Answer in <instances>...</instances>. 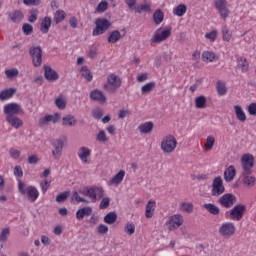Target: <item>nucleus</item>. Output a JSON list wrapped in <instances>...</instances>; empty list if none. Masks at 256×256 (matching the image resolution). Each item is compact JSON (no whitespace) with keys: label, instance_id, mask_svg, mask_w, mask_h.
Here are the masks:
<instances>
[{"label":"nucleus","instance_id":"f257e3e1","mask_svg":"<svg viewBox=\"0 0 256 256\" xmlns=\"http://www.w3.org/2000/svg\"><path fill=\"white\" fill-rule=\"evenodd\" d=\"M18 190L21 195H27L28 200L31 203H35L37 199H39V190H37L34 186L25 185V183L21 180L18 181Z\"/></svg>","mask_w":256,"mask_h":256},{"label":"nucleus","instance_id":"f03ea898","mask_svg":"<svg viewBox=\"0 0 256 256\" xmlns=\"http://www.w3.org/2000/svg\"><path fill=\"white\" fill-rule=\"evenodd\" d=\"M81 195L89 197L92 203H96L98 199H103L104 191L102 187L92 186L80 191Z\"/></svg>","mask_w":256,"mask_h":256},{"label":"nucleus","instance_id":"7ed1b4c3","mask_svg":"<svg viewBox=\"0 0 256 256\" xmlns=\"http://www.w3.org/2000/svg\"><path fill=\"white\" fill-rule=\"evenodd\" d=\"M95 29L92 31L93 37H99V35H103L105 32L109 31L111 27V22L106 18H97L95 20Z\"/></svg>","mask_w":256,"mask_h":256},{"label":"nucleus","instance_id":"20e7f679","mask_svg":"<svg viewBox=\"0 0 256 256\" xmlns=\"http://www.w3.org/2000/svg\"><path fill=\"white\" fill-rule=\"evenodd\" d=\"M160 148L163 151V153H173V151L177 149V139L173 135L165 136L162 139Z\"/></svg>","mask_w":256,"mask_h":256},{"label":"nucleus","instance_id":"39448f33","mask_svg":"<svg viewBox=\"0 0 256 256\" xmlns=\"http://www.w3.org/2000/svg\"><path fill=\"white\" fill-rule=\"evenodd\" d=\"M121 78L115 74H109L107 77V83L104 85L105 91L108 93H115L121 87Z\"/></svg>","mask_w":256,"mask_h":256},{"label":"nucleus","instance_id":"423d86ee","mask_svg":"<svg viewBox=\"0 0 256 256\" xmlns=\"http://www.w3.org/2000/svg\"><path fill=\"white\" fill-rule=\"evenodd\" d=\"M171 37V28L162 27L158 28L151 38V43H163V41H167Z\"/></svg>","mask_w":256,"mask_h":256},{"label":"nucleus","instance_id":"0eeeda50","mask_svg":"<svg viewBox=\"0 0 256 256\" xmlns=\"http://www.w3.org/2000/svg\"><path fill=\"white\" fill-rule=\"evenodd\" d=\"M219 235L224 237V239H229L235 235V224L233 222L222 223L218 229Z\"/></svg>","mask_w":256,"mask_h":256},{"label":"nucleus","instance_id":"6e6552de","mask_svg":"<svg viewBox=\"0 0 256 256\" xmlns=\"http://www.w3.org/2000/svg\"><path fill=\"white\" fill-rule=\"evenodd\" d=\"M181 225H183V216L181 214H174L166 221L168 231H175V229H179Z\"/></svg>","mask_w":256,"mask_h":256},{"label":"nucleus","instance_id":"1a4fd4ad","mask_svg":"<svg viewBox=\"0 0 256 256\" xmlns=\"http://www.w3.org/2000/svg\"><path fill=\"white\" fill-rule=\"evenodd\" d=\"M34 67H41L43 63V50L40 46L32 47L29 51Z\"/></svg>","mask_w":256,"mask_h":256},{"label":"nucleus","instance_id":"9d476101","mask_svg":"<svg viewBox=\"0 0 256 256\" xmlns=\"http://www.w3.org/2000/svg\"><path fill=\"white\" fill-rule=\"evenodd\" d=\"M225 193V186L223 185V178L221 176H218L214 178L212 182V190L211 195L213 197H219V195H223Z\"/></svg>","mask_w":256,"mask_h":256},{"label":"nucleus","instance_id":"9b49d317","mask_svg":"<svg viewBox=\"0 0 256 256\" xmlns=\"http://www.w3.org/2000/svg\"><path fill=\"white\" fill-rule=\"evenodd\" d=\"M3 112L6 117H13L23 113V108L18 103H9L4 106Z\"/></svg>","mask_w":256,"mask_h":256},{"label":"nucleus","instance_id":"f8f14e48","mask_svg":"<svg viewBox=\"0 0 256 256\" xmlns=\"http://www.w3.org/2000/svg\"><path fill=\"white\" fill-rule=\"evenodd\" d=\"M245 211H247V207L243 204H238L232 208L230 210V217L232 221H241L243 219V215H245Z\"/></svg>","mask_w":256,"mask_h":256},{"label":"nucleus","instance_id":"ddd939ff","mask_svg":"<svg viewBox=\"0 0 256 256\" xmlns=\"http://www.w3.org/2000/svg\"><path fill=\"white\" fill-rule=\"evenodd\" d=\"M215 9L218 10V13L221 19H227L229 17V8H227V0H215L214 1Z\"/></svg>","mask_w":256,"mask_h":256},{"label":"nucleus","instance_id":"4468645a","mask_svg":"<svg viewBox=\"0 0 256 256\" xmlns=\"http://www.w3.org/2000/svg\"><path fill=\"white\" fill-rule=\"evenodd\" d=\"M53 150H52V157L59 161L61 159V156L63 155V147H65V142L63 139H56L52 144Z\"/></svg>","mask_w":256,"mask_h":256},{"label":"nucleus","instance_id":"2eb2a0df","mask_svg":"<svg viewBox=\"0 0 256 256\" xmlns=\"http://www.w3.org/2000/svg\"><path fill=\"white\" fill-rule=\"evenodd\" d=\"M254 158L251 154H244L241 158L242 169L244 173H251V169H253Z\"/></svg>","mask_w":256,"mask_h":256},{"label":"nucleus","instance_id":"dca6fc26","mask_svg":"<svg viewBox=\"0 0 256 256\" xmlns=\"http://www.w3.org/2000/svg\"><path fill=\"white\" fill-rule=\"evenodd\" d=\"M235 195L233 194H224L220 197L219 203L222 207H225L226 209H229L235 205Z\"/></svg>","mask_w":256,"mask_h":256},{"label":"nucleus","instance_id":"f3484780","mask_svg":"<svg viewBox=\"0 0 256 256\" xmlns=\"http://www.w3.org/2000/svg\"><path fill=\"white\" fill-rule=\"evenodd\" d=\"M155 209H157V202L151 199L146 204L145 217L146 219H151L155 215Z\"/></svg>","mask_w":256,"mask_h":256},{"label":"nucleus","instance_id":"a211bd4d","mask_svg":"<svg viewBox=\"0 0 256 256\" xmlns=\"http://www.w3.org/2000/svg\"><path fill=\"white\" fill-rule=\"evenodd\" d=\"M44 75L47 81H57L59 79V74H57V71L51 69V66H44Z\"/></svg>","mask_w":256,"mask_h":256},{"label":"nucleus","instance_id":"6ab92c4d","mask_svg":"<svg viewBox=\"0 0 256 256\" xmlns=\"http://www.w3.org/2000/svg\"><path fill=\"white\" fill-rule=\"evenodd\" d=\"M78 157L82 163H89V157H91V149L83 146L78 150Z\"/></svg>","mask_w":256,"mask_h":256},{"label":"nucleus","instance_id":"aec40b11","mask_svg":"<svg viewBox=\"0 0 256 256\" xmlns=\"http://www.w3.org/2000/svg\"><path fill=\"white\" fill-rule=\"evenodd\" d=\"M6 121L14 129H21L23 127V120L17 116H6Z\"/></svg>","mask_w":256,"mask_h":256},{"label":"nucleus","instance_id":"412c9836","mask_svg":"<svg viewBox=\"0 0 256 256\" xmlns=\"http://www.w3.org/2000/svg\"><path fill=\"white\" fill-rule=\"evenodd\" d=\"M61 119V114L55 113L54 115H46L39 120L40 125H47V123H57Z\"/></svg>","mask_w":256,"mask_h":256},{"label":"nucleus","instance_id":"4be33fe9","mask_svg":"<svg viewBox=\"0 0 256 256\" xmlns=\"http://www.w3.org/2000/svg\"><path fill=\"white\" fill-rule=\"evenodd\" d=\"M237 175V170L235 169V166L230 165L225 171H224V180L226 183H231L233 179H235V176Z\"/></svg>","mask_w":256,"mask_h":256},{"label":"nucleus","instance_id":"5701e85b","mask_svg":"<svg viewBox=\"0 0 256 256\" xmlns=\"http://www.w3.org/2000/svg\"><path fill=\"white\" fill-rule=\"evenodd\" d=\"M125 179V170H120L116 175H114L109 181V185H114L117 187Z\"/></svg>","mask_w":256,"mask_h":256},{"label":"nucleus","instance_id":"b1692460","mask_svg":"<svg viewBox=\"0 0 256 256\" xmlns=\"http://www.w3.org/2000/svg\"><path fill=\"white\" fill-rule=\"evenodd\" d=\"M90 98L92 101H99L100 103H105L107 101V98L105 97V94L101 90H93L90 93Z\"/></svg>","mask_w":256,"mask_h":256},{"label":"nucleus","instance_id":"393cba45","mask_svg":"<svg viewBox=\"0 0 256 256\" xmlns=\"http://www.w3.org/2000/svg\"><path fill=\"white\" fill-rule=\"evenodd\" d=\"M234 112L238 121H241V123H245L247 121V114H245V111L241 106L235 105Z\"/></svg>","mask_w":256,"mask_h":256},{"label":"nucleus","instance_id":"a878e982","mask_svg":"<svg viewBox=\"0 0 256 256\" xmlns=\"http://www.w3.org/2000/svg\"><path fill=\"white\" fill-rule=\"evenodd\" d=\"M17 93L15 88H8L0 92V101H7Z\"/></svg>","mask_w":256,"mask_h":256},{"label":"nucleus","instance_id":"bb28decb","mask_svg":"<svg viewBox=\"0 0 256 256\" xmlns=\"http://www.w3.org/2000/svg\"><path fill=\"white\" fill-rule=\"evenodd\" d=\"M153 127H155V125L153 124V122L149 121V122L140 124L138 126V130L140 131V133L147 135L151 133V131H153Z\"/></svg>","mask_w":256,"mask_h":256},{"label":"nucleus","instance_id":"cd10ccee","mask_svg":"<svg viewBox=\"0 0 256 256\" xmlns=\"http://www.w3.org/2000/svg\"><path fill=\"white\" fill-rule=\"evenodd\" d=\"M49 29H51V17L45 16L40 24V31L41 33L47 34L49 33Z\"/></svg>","mask_w":256,"mask_h":256},{"label":"nucleus","instance_id":"c85d7f7f","mask_svg":"<svg viewBox=\"0 0 256 256\" xmlns=\"http://www.w3.org/2000/svg\"><path fill=\"white\" fill-rule=\"evenodd\" d=\"M91 213H93V208L89 206L81 208L76 212V219H78V221H81V219H83L85 216L89 217Z\"/></svg>","mask_w":256,"mask_h":256},{"label":"nucleus","instance_id":"c756f323","mask_svg":"<svg viewBox=\"0 0 256 256\" xmlns=\"http://www.w3.org/2000/svg\"><path fill=\"white\" fill-rule=\"evenodd\" d=\"M62 125L64 127H74V125H77V119L73 115H66L62 118Z\"/></svg>","mask_w":256,"mask_h":256},{"label":"nucleus","instance_id":"7c9ffc66","mask_svg":"<svg viewBox=\"0 0 256 256\" xmlns=\"http://www.w3.org/2000/svg\"><path fill=\"white\" fill-rule=\"evenodd\" d=\"M203 209H206L210 215H219V213H221V210L217 207V205L211 203L204 204Z\"/></svg>","mask_w":256,"mask_h":256},{"label":"nucleus","instance_id":"2f4dec72","mask_svg":"<svg viewBox=\"0 0 256 256\" xmlns=\"http://www.w3.org/2000/svg\"><path fill=\"white\" fill-rule=\"evenodd\" d=\"M65 17H67V13L63 10H57L54 13L53 21L56 23V25H59V23H62V21H65Z\"/></svg>","mask_w":256,"mask_h":256},{"label":"nucleus","instance_id":"473e14b6","mask_svg":"<svg viewBox=\"0 0 256 256\" xmlns=\"http://www.w3.org/2000/svg\"><path fill=\"white\" fill-rule=\"evenodd\" d=\"M153 19L156 25H161V23H163V19H165V14H163V10H156L153 14Z\"/></svg>","mask_w":256,"mask_h":256},{"label":"nucleus","instance_id":"72a5a7b5","mask_svg":"<svg viewBox=\"0 0 256 256\" xmlns=\"http://www.w3.org/2000/svg\"><path fill=\"white\" fill-rule=\"evenodd\" d=\"M23 17V12L19 10H15L10 14V19L13 21V23H21V21H23Z\"/></svg>","mask_w":256,"mask_h":256},{"label":"nucleus","instance_id":"f704fd0d","mask_svg":"<svg viewBox=\"0 0 256 256\" xmlns=\"http://www.w3.org/2000/svg\"><path fill=\"white\" fill-rule=\"evenodd\" d=\"M237 61L238 67L241 69L242 73H247V71H249V62H247V59L239 57Z\"/></svg>","mask_w":256,"mask_h":256},{"label":"nucleus","instance_id":"c9c22d12","mask_svg":"<svg viewBox=\"0 0 256 256\" xmlns=\"http://www.w3.org/2000/svg\"><path fill=\"white\" fill-rule=\"evenodd\" d=\"M243 183L244 185H248L249 187H253L255 185V177L251 176V173L244 172L243 173Z\"/></svg>","mask_w":256,"mask_h":256},{"label":"nucleus","instance_id":"e433bc0d","mask_svg":"<svg viewBox=\"0 0 256 256\" xmlns=\"http://www.w3.org/2000/svg\"><path fill=\"white\" fill-rule=\"evenodd\" d=\"M205 105H207V98L203 95L196 97L195 99V107L196 109H205Z\"/></svg>","mask_w":256,"mask_h":256},{"label":"nucleus","instance_id":"4c0bfd02","mask_svg":"<svg viewBox=\"0 0 256 256\" xmlns=\"http://www.w3.org/2000/svg\"><path fill=\"white\" fill-rule=\"evenodd\" d=\"M121 40V32L119 30H114L110 33L108 37V43H117Z\"/></svg>","mask_w":256,"mask_h":256},{"label":"nucleus","instance_id":"58836bf2","mask_svg":"<svg viewBox=\"0 0 256 256\" xmlns=\"http://www.w3.org/2000/svg\"><path fill=\"white\" fill-rule=\"evenodd\" d=\"M173 13L177 15V17H183L187 13V6L185 4H180L173 9Z\"/></svg>","mask_w":256,"mask_h":256},{"label":"nucleus","instance_id":"ea45409f","mask_svg":"<svg viewBox=\"0 0 256 256\" xmlns=\"http://www.w3.org/2000/svg\"><path fill=\"white\" fill-rule=\"evenodd\" d=\"M55 105L58 107V109L63 110L65 107H67V99L65 96L60 95L55 99Z\"/></svg>","mask_w":256,"mask_h":256},{"label":"nucleus","instance_id":"a19ab883","mask_svg":"<svg viewBox=\"0 0 256 256\" xmlns=\"http://www.w3.org/2000/svg\"><path fill=\"white\" fill-rule=\"evenodd\" d=\"M80 73L86 81H93V74L91 73V70L87 66H83L80 70Z\"/></svg>","mask_w":256,"mask_h":256},{"label":"nucleus","instance_id":"79ce46f5","mask_svg":"<svg viewBox=\"0 0 256 256\" xmlns=\"http://www.w3.org/2000/svg\"><path fill=\"white\" fill-rule=\"evenodd\" d=\"M216 55L215 53L211 52V51H204L202 53V61H208L209 63H213V61H215L216 59Z\"/></svg>","mask_w":256,"mask_h":256},{"label":"nucleus","instance_id":"37998d69","mask_svg":"<svg viewBox=\"0 0 256 256\" xmlns=\"http://www.w3.org/2000/svg\"><path fill=\"white\" fill-rule=\"evenodd\" d=\"M117 221V213L115 212H109L105 217H104V223H107V225H113Z\"/></svg>","mask_w":256,"mask_h":256},{"label":"nucleus","instance_id":"c03bdc74","mask_svg":"<svg viewBox=\"0 0 256 256\" xmlns=\"http://www.w3.org/2000/svg\"><path fill=\"white\" fill-rule=\"evenodd\" d=\"M5 75L7 79H15L19 77V70L17 68L7 69L5 70Z\"/></svg>","mask_w":256,"mask_h":256},{"label":"nucleus","instance_id":"a18cd8bd","mask_svg":"<svg viewBox=\"0 0 256 256\" xmlns=\"http://www.w3.org/2000/svg\"><path fill=\"white\" fill-rule=\"evenodd\" d=\"M194 206L192 203L189 202H183L180 205V211H183L184 213H193Z\"/></svg>","mask_w":256,"mask_h":256},{"label":"nucleus","instance_id":"49530a36","mask_svg":"<svg viewBox=\"0 0 256 256\" xmlns=\"http://www.w3.org/2000/svg\"><path fill=\"white\" fill-rule=\"evenodd\" d=\"M216 89L218 91V95H220L221 97H223V95H227V87L225 86V83L218 81Z\"/></svg>","mask_w":256,"mask_h":256},{"label":"nucleus","instance_id":"de8ad7c7","mask_svg":"<svg viewBox=\"0 0 256 256\" xmlns=\"http://www.w3.org/2000/svg\"><path fill=\"white\" fill-rule=\"evenodd\" d=\"M152 89H155V82H149V83L145 84L144 86H142L141 93H142V95L151 93Z\"/></svg>","mask_w":256,"mask_h":256},{"label":"nucleus","instance_id":"09e8293b","mask_svg":"<svg viewBox=\"0 0 256 256\" xmlns=\"http://www.w3.org/2000/svg\"><path fill=\"white\" fill-rule=\"evenodd\" d=\"M96 139L99 143H107L109 140L107 138V134L105 133V130H100L96 136Z\"/></svg>","mask_w":256,"mask_h":256},{"label":"nucleus","instance_id":"8fccbe9b","mask_svg":"<svg viewBox=\"0 0 256 256\" xmlns=\"http://www.w3.org/2000/svg\"><path fill=\"white\" fill-rule=\"evenodd\" d=\"M10 233H11V230L9 228L2 229V231L0 233V241L2 243L7 242V239L9 237Z\"/></svg>","mask_w":256,"mask_h":256},{"label":"nucleus","instance_id":"3c124183","mask_svg":"<svg viewBox=\"0 0 256 256\" xmlns=\"http://www.w3.org/2000/svg\"><path fill=\"white\" fill-rule=\"evenodd\" d=\"M72 201H76L77 203H89V201L81 197L77 191L73 192Z\"/></svg>","mask_w":256,"mask_h":256},{"label":"nucleus","instance_id":"603ef678","mask_svg":"<svg viewBox=\"0 0 256 256\" xmlns=\"http://www.w3.org/2000/svg\"><path fill=\"white\" fill-rule=\"evenodd\" d=\"M213 145H215V137L213 136H208L206 138V143H205V147L208 151H211V149H213Z\"/></svg>","mask_w":256,"mask_h":256},{"label":"nucleus","instance_id":"864d4df0","mask_svg":"<svg viewBox=\"0 0 256 256\" xmlns=\"http://www.w3.org/2000/svg\"><path fill=\"white\" fill-rule=\"evenodd\" d=\"M222 37L223 41H231L232 35L229 33V28L227 26L222 27Z\"/></svg>","mask_w":256,"mask_h":256},{"label":"nucleus","instance_id":"5fc2aeb1","mask_svg":"<svg viewBox=\"0 0 256 256\" xmlns=\"http://www.w3.org/2000/svg\"><path fill=\"white\" fill-rule=\"evenodd\" d=\"M137 13H142L143 11H145L146 13H151V5L144 3L141 4L140 7L136 8Z\"/></svg>","mask_w":256,"mask_h":256},{"label":"nucleus","instance_id":"6e6d98bb","mask_svg":"<svg viewBox=\"0 0 256 256\" xmlns=\"http://www.w3.org/2000/svg\"><path fill=\"white\" fill-rule=\"evenodd\" d=\"M108 7H109V4L107 3V1H102L98 4L96 11H98V13H103L107 11Z\"/></svg>","mask_w":256,"mask_h":256},{"label":"nucleus","instance_id":"4d7b16f0","mask_svg":"<svg viewBox=\"0 0 256 256\" xmlns=\"http://www.w3.org/2000/svg\"><path fill=\"white\" fill-rule=\"evenodd\" d=\"M124 231L128 235H133V233H135V224L133 223L126 224V226L124 227Z\"/></svg>","mask_w":256,"mask_h":256},{"label":"nucleus","instance_id":"13d9d810","mask_svg":"<svg viewBox=\"0 0 256 256\" xmlns=\"http://www.w3.org/2000/svg\"><path fill=\"white\" fill-rule=\"evenodd\" d=\"M40 187H41V191L43 194H46L47 191L49 190V187H51V182L45 180L40 182Z\"/></svg>","mask_w":256,"mask_h":256},{"label":"nucleus","instance_id":"bf43d9fd","mask_svg":"<svg viewBox=\"0 0 256 256\" xmlns=\"http://www.w3.org/2000/svg\"><path fill=\"white\" fill-rule=\"evenodd\" d=\"M9 155L12 159H19V157H21V151L15 148H10Z\"/></svg>","mask_w":256,"mask_h":256},{"label":"nucleus","instance_id":"052dcab7","mask_svg":"<svg viewBox=\"0 0 256 256\" xmlns=\"http://www.w3.org/2000/svg\"><path fill=\"white\" fill-rule=\"evenodd\" d=\"M22 30L24 35H31L33 33V26L31 24H23Z\"/></svg>","mask_w":256,"mask_h":256},{"label":"nucleus","instance_id":"680f3d73","mask_svg":"<svg viewBox=\"0 0 256 256\" xmlns=\"http://www.w3.org/2000/svg\"><path fill=\"white\" fill-rule=\"evenodd\" d=\"M69 197V192H62L56 197L57 203H63Z\"/></svg>","mask_w":256,"mask_h":256},{"label":"nucleus","instance_id":"e2e57ef3","mask_svg":"<svg viewBox=\"0 0 256 256\" xmlns=\"http://www.w3.org/2000/svg\"><path fill=\"white\" fill-rule=\"evenodd\" d=\"M205 38L209 39V41H211V42L215 41V39H217V31L212 30L211 32L206 33Z\"/></svg>","mask_w":256,"mask_h":256},{"label":"nucleus","instance_id":"0e129e2a","mask_svg":"<svg viewBox=\"0 0 256 256\" xmlns=\"http://www.w3.org/2000/svg\"><path fill=\"white\" fill-rule=\"evenodd\" d=\"M110 203H111V200L108 197L103 198L102 201L100 202L99 207H100V209H107V207H109Z\"/></svg>","mask_w":256,"mask_h":256},{"label":"nucleus","instance_id":"69168bd1","mask_svg":"<svg viewBox=\"0 0 256 256\" xmlns=\"http://www.w3.org/2000/svg\"><path fill=\"white\" fill-rule=\"evenodd\" d=\"M92 115L94 119H101V117H103V110L96 108L92 111Z\"/></svg>","mask_w":256,"mask_h":256},{"label":"nucleus","instance_id":"338daca9","mask_svg":"<svg viewBox=\"0 0 256 256\" xmlns=\"http://www.w3.org/2000/svg\"><path fill=\"white\" fill-rule=\"evenodd\" d=\"M14 175L15 177H23V168H21V166H15L14 167Z\"/></svg>","mask_w":256,"mask_h":256},{"label":"nucleus","instance_id":"774afa93","mask_svg":"<svg viewBox=\"0 0 256 256\" xmlns=\"http://www.w3.org/2000/svg\"><path fill=\"white\" fill-rule=\"evenodd\" d=\"M248 113H249V115L256 116V103H251L248 106Z\"/></svg>","mask_w":256,"mask_h":256}]
</instances>
